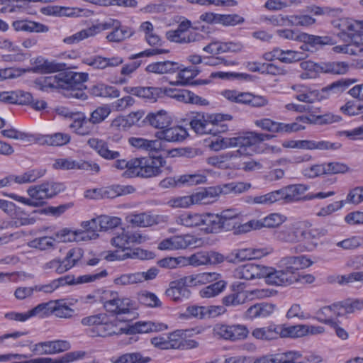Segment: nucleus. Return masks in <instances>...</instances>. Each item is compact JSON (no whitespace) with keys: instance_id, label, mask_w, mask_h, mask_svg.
Instances as JSON below:
<instances>
[{"instance_id":"obj_48","label":"nucleus","mask_w":363,"mask_h":363,"mask_svg":"<svg viewBox=\"0 0 363 363\" xmlns=\"http://www.w3.org/2000/svg\"><path fill=\"white\" fill-rule=\"evenodd\" d=\"M150 361V357H144L140 352L125 353L111 359L112 363H148Z\"/></svg>"},{"instance_id":"obj_7","label":"nucleus","mask_w":363,"mask_h":363,"mask_svg":"<svg viewBox=\"0 0 363 363\" xmlns=\"http://www.w3.org/2000/svg\"><path fill=\"white\" fill-rule=\"evenodd\" d=\"M87 143L103 158L106 160L117 159L113 164V167L118 169H127L123 174V177L128 178L133 177V173H132V171L135 169L133 165V159L130 161L118 160V158L120 157V152L109 150L107 143L102 140L91 138L88 140Z\"/></svg>"},{"instance_id":"obj_18","label":"nucleus","mask_w":363,"mask_h":363,"mask_svg":"<svg viewBox=\"0 0 363 363\" xmlns=\"http://www.w3.org/2000/svg\"><path fill=\"white\" fill-rule=\"evenodd\" d=\"M274 237L276 240L288 243L301 241V230L295 223H290L274 230Z\"/></svg>"},{"instance_id":"obj_64","label":"nucleus","mask_w":363,"mask_h":363,"mask_svg":"<svg viewBox=\"0 0 363 363\" xmlns=\"http://www.w3.org/2000/svg\"><path fill=\"white\" fill-rule=\"evenodd\" d=\"M70 137L67 134L57 133L45 137V143L52 146H62L68 143Z\"/></svg>"},{"instance_id":"obj_1","label":"nucleus","mask_w":363,"mask_h":363,"mask_svg":"<svg viewBox=\"0 0 363 363\" xmlns=\"http://www.w3.org/2000/svg\"><path fill=\"white\" fill-rule=\"evenodd\" d=\"M88 79L87 73L67 71L38 78L35 80V84L43 91H47L48 89H62L65 91L64 95L68 98L85 100L87 95L84 91L86 88L84 83Z\"/></svg>"},{"instance_id":"obj_9","label":"nucleus","mask_w":363,"mask_h":363,"mask_svg":"<svg viewBox=\"0 0 363 363\" xmlns=\"http://www.w3.org/2000/svg\"><path fill=\"white\" fill-rule=\"evenodd\" d=\"M332 24L335 28L340 30L338 35L340 38L347 37L351 40L358 43V38L363 35V20L340 18L333 21Z\"/></svg>"},{"instance_id":"obj_26","label":"nucleus","mask_w":363,"mask_h":363,"mask_svg":"<svg viewBox=\"0 0 363 363\" xmlns=\"http://www.w3.org/2000/svg\"><path fill=\"white\" fill-rule=\"evenodd\" d=\"M161 324H155L151 321H138L131 325L125 328H121V334H136V333H148L152 332L160 331L162 330Z\"/></svg>"},{"instance_id":"obj_60","label":"nucleus","mask_w":363,"mask_h":363,"mask_svg":"<svg viewBox=\"0 0 363 363\" xmlns=\"http://www.w3.org/2000/svg\"><path fill=\"white\" fill-rule=\"evenodd\" d=\"M99 225L101 231H106L118 227L121 222L118 217H111L106 215L99 216Z\"/></svg>"},{"instance_id":"obj_21","label":"nucleus","mask_w":363,"mask_h":363,"mask_svg":"<svg viewBox=\"0 0 363 363\" xmlns=\"http://www.w3.org/2000/svg\"><path fill=\"white\" fill-rule=\"evenodd\" d=\"M188 135L186 130L182 126L165 128L155 133L157 140L174 143L183 141Z\"/></svg>"},{"instance_id":"obj_62","label":"nucleus","mask_w":363,"mask_h":363,"mask_svg":"<svg viewBox=\"0 0 363 363\" xmlns=\"http://www.w3.org/2000/svg\"><path fill=\"white\" fill-rule=\"evenodd\" d=\"M206 177L202 174H184L178 177L179 184L182 186H192L205 183Z\"/></svg>"},{"instance_id":"obj_51","label":"nucleus","mask_w":363,"mask_h":363,"mask_svg":"<svg viewBox=\"0 0 363 363\" xmlns=\"http://www.w3.org/2000/svg\"><path fill=\"white\" fill-rule=\"evenodd\" d=\"M226 284L227 283L225 281L219 280L201 289L199 295L202 298L215 297L224 291Z\"/></svg>"},{"instance_id":"obj_2","label":"nucleus","mask_w":363,"mask_h":363,"mask_svg":"<svg viewBox=\"0 0 363 363\" xmlns=\"http://www.w3.org/2000/svg\"><path fill=\"white\" fill-rule=\"evenodd\" d=\"M311 262L304 256L286 257L280 260L283 269L264 267L263 278L269 285L288 286L298 280L297 271L309 267Z\"/></svg>"},{"instance_id":"obj_35","label":"nucleus","mask_w":363,"mask_h":363,"mask_svg":"<svg viewBox=\"0 0 363 363\" xmlns=\"http://www.w3.org/2000/svg\"><path fill=\"white\" fill-rule=\"evenodd\" d=\"M130 145L138 149L148 152H157L162 149V144L160 140H147L143 138L131 137L128 139Z\"/></svg>"},{"instance_id":"obj_57","label":"nucleus","mask_w":363,"mask_h":363,"mask_svg":"<svg viewBox=\"0 0 363 363\" xmlns=\"http://www.w3.org/2000/svg\"><path fill=\"white\" fill-rule=\"evenodd\" d=\"M53 301L41 303L30 310V315L44 318L52 315Z\"/></svg>"},{"instance_id":"obj_16","label":"nucleus","mask_w":363,"mask_h":363,"mask_svg":"<svg viewBox=\"0 0 363 363\" xmlns=\"http://www.w3.org/2000/svg\"><path fill=\"white\" fill-rule=\"evenodd\" d=\"M124 91L127 94H133L140 98L155 102L164 95V89L154 86H126Z\"/></svg>"},{"instance_id":"obj_56","label":"nucleus","mask_w":363,"mask_h":363,"mask_svg":"<svg viewBox=\"0 0 363 363\" xmlns=\"http://www.w3.org/2000/svg\"><path fill=\"white\" fill-rule=\"evenodd\" d=\"M138 301L147 307L157 308L162 306V302L153 293L144 291L138 294Z\"/></svg>"},{"instance_id":"obj_47","label":"nucleus","mask_w":363,"mask_h":363,"mask_svg":"<svg viewBox=\"0 0 363 363\" xmlns=\"http://www.w3.org/2000/svg\"><path fill=\"white\" fill-rule=\"evenodd\" d=\"M52 314L60 318H71L74 311L69 307V303L65 299H57L53 301Z\"/></svg>"},{"instance_id":"obj_63","label":"nucleus","mask_w":363,"mask_h":363,"mask_svg":"<svg viewBox=\"0 0 363 363\" xmlns=\"http://www.w3.org/2000/svg\"><path fill=\"white\" fill-rule=\"evenodd\" d=\"M55 240H57L58 242H66L82 240L80 239L79 231H72L67 228L59 230L55 234Z\"/></svg>"},{"instance_id":"obj_49","label":"nucleus","mask_w":363,"mask_h":363,"mask_svg":"<svg viewBox=\"0 0 363 363\" xmlns=\"http://www.w3.org/2000/svg\"><path fill=\"white\" fill-rule=\"evenodd\" d=\"M134 188L131 186L113 185L103 190L102 196L106 199H114L119 196L133 192Z\"/></svg>"},{"instance_id":"obj_14","label":"nucleus","mask_w":363,"mask_h":363,"mask_svg":"<svg viewBox=\"0 0 363 363\" xmlns=\"http://www.w3.org/2000/svg\"><path fill=\"white\" fill-rule=\"evenodd\" d=\"M189 286H190L184 277L178 280L171 281L165 294L172 301L180 303L190 297L191 291L188 289Z\"/></svg>"},{"instance_id":"obj_52","label":"nucleus","mask_w":363,"mask_h":363,"mask_svg":"<svg viewBox=\"0 0 363 363\" xmlns=\"http://www.w3.org/2000/svg\"><path fill=\"white\" fill-rule=\"evenodd\" d=\"M40 13L46 16H72L74 14L73 9L60 6H47L40 9Z\"/></svg>"},{"instance_id":"obj_5","label":"nucleus","mask_w":363,"mask_h":363,"mask_svg":"<svg viewBox=\"0 0 363 363\" xmlns=\"http://www.w3.org/2000/svg\"><path fill=\"white\" fill-rule=\"evenodd\" d=\"M233 117L229 114L216 113L205 116L196 113L190 121L191 128L197 134H212L216 135L219 133H224L228 130V125L224 123L226 121L232 120Z\"/></svg>"},{"instance_id":"obj_10","label":"nucleus","mask_w":363,"mask_h":363,"mask_svg":"<svg viewBox=\"0 0 363 363\" xmlns=\"http://www.w3.org/2000/svg\"><path fill=\"white\" fill-rule=\"evenodd\" d=\"M255 125L262 129L272 133H291L305 129V126L294 122L291 123H284L272 120L269 118H263L255 120Z\"/></svg>"},{"instance_id":"obj_8","label":"nucleus","mask_w":363,"mask_h":363,"mask_svg":"<svg viewBox=\"0 0 363 363\" xmlns=\"http://www.w3.org/2000/svg\"><path fill=\"white\" fill-rule=\"evenodd\" d=\"M166 164L162 157H144L133 159V177L150 178L157 177L162 172V168Z\"/></svg>"},{"instance_id":"obj_30","label":"nucleus","mask_w":363,"mask_h":363,"mask_svg":"<svg viewBox=\"0 0 363 363\" xmlns=\"http://www.w3.org/2000/svg\"><path fill=\"white\" fill-rule=\"evenodd\" d=\"M275 306L268 303H260L255 304L247 308L245 313L246 318H264L273 313Z\"/></svg>"},{"instance_id":"obj_15","label":"nucleus","mask_w":363,"mask_h":363,"mask_svg":"<svg viewBox=\"0 0 363 363\" xmlns=\"http://www.w3.org/2000/svg\"><path fill=\"white\" fill-rule=\"evenodd\" d=\"M196 239L189 234L184 235H174L164 239L158 245V249L161 250H177L186 249L195 245Z\"/></svg>"},{"instance_id":"obj_31","label":"nucleus","mask_w":363,"mask_h":363,"mask_svg":"<svg viewBox=\"0 0 363 363\" xmlns=\"http://www.w3.org/2000/svg\"><path fill=\"white\" fill-rule=\"evenodd\" d=\"M180 69V65L173 61L156 62L148 65L145 70L150 73L163 74H174Z\"/></svg>"},{"instance_id":"obj_20","label":"nucleus","mask_w":363,"mask_h":363,"mask_svg":"<svg viewBox=\"0 0 363 363\" xmlns=\"http://www.w3.org/2000/svg\"><path fill=\"white\" fill-rule=\"evenodd\" d=\"M0 101L6 104L29 105L33 102L30 93L21 90L0 91Z\"/></svg>"},{"instance_id":"obj_6","label":"nucleus","mask_w":363,"mask_h":363,"mask_svg":"<svg viewBox=\"0 0 363 363\" xmlns=\"http://www.w3.org/2000/svg\"><path fill=\"white\" fill-rule=\"evenodd\" d=\"M81 323L89 327L92 336L106 337L121 334L122 329L116 322L110 320L106 313H100L83 318Z\"/></svg>"},{"instance_id":"obj_27","label":"nucleus","mask_w":363,"mask_h":363,"mask_svg":"<svg viewBox=\"0 0 363 363\" xmlns=\"http://www.w3.org/2000/svg\"><path fill=\"white\" fill-rule=\"evenodd\" d=\"M85 354V352L83 351H74L67 352L61 357L56 359L50 357H38L23 362V363H69L83 359Z\"/></svg>"},{"instance_id":"obj_33","label":"nucleus","mask_w":363,"mask_h":363,"mask_svg":"<svg viewBox=\"0 0 363 363\" xmlns=\"http://www.w3.org/2000/svg\"><path fill=\"white\" fill-rule=\"evenodd\" d=\"M340 147V144L337 143H330L325 140H297V148L303 150H337Z\"/></svg>"},{"instance_id":"obj_38","label":"nucleus","mask_w":363,"mask_h":363,"mask_svg":"<svg viewBox=\"0 0 363 363\" xmlns=\"http://www.w3.org/2000/svg\"><path fill=\"white\" fill-rule=\"evenodd\" d=\"M151 126L163 130L169 127L172 123L171 118L167 113L164 111H160L157 113H150L145 118Z\"/></svg>"},{"instance_id":"obj_3","label":"nucleus","mask_w":363,"mask_h":363,"mask_svg":"<svg viewBox=\"0 0 363 363\" xmlns=\"http://www.w3.org/2000/svg\"><path fill=\"white\" fill-rule=\"evenodd\" d=\"M273 134L260 133L255 131L247 132L233 138H217L209 144V147L214 151L223 149L240 147L242 152L250 151L258 152L257 145L265 140H272Z\"/></svg>"},{"instance_id":"obj_42","label":"nucleus","mask_w":363,"mask_h":363,"mask_svg":"<svg viewBox=\"0 0 363 363\" xmlns=\"http://www.w3.org/2000/svg\"><path fill=\"white\" fill-rule=\"evenodd\" d=\"M190 196L192 205L208 204L213 202L218 196V190L215 187H210L192 194Z\"/></svg>"},{"instance_id":"obj_46","label":"nucleus","mask_w":363,"mask_h":363,"mask_svg":"<svg viewBox=\"0 0 363 363\" xmlns=\"http://www.w3.org/2000/svg\"><path fill=\"white\" fill-rule=\"evenodd\" d=\"M220 274L213 272H203L191 276L185 277L190 286L206 284L216 281L219 279Z\"/></svg>"},{"instance_id":"obj_11","label":"nucleus","mask_w":363,"mask_h":363,"mask_svg":"<svg viewBox=\"0 0 363 363\" xmlns=\"http://www.w3.org/2000/svg\"><path fill=\"white\" fill-rule=\"evenodd\" d=\"M308 190L303 184H291L280 189L271 191L273 203L280 201L292 203L301 199V196Z\"/></svg>"},{"instance_id":"obj_54","label":"nucleus","mask_w":363,"mask_h":363,"mask_svg":"<svg viewBox=\"0 0 363 363\" xmlns=\"http://www.w3.org/2000/svg\"><path fill=\"white\" fill-rule=\"evenodd\" d=\"M45 173L44 169H30L21 175L16 176L14 181L18 184L30 183L42 177Z\"/></svg>"},{"instance_id":"obj_19","label":"nucleus","mask_w":363,"mask_h":363,"mask_svg":"<svg viewBox=\"0 0 363 363\" xmlns=\"http://www.w3.org/2000/svg\"><path fill=\"white\" fill-rule=\"evenodd\" d=\"M145 38L149 45L152 47H155V48L147 49L138 54L133 55L130 57V60H136L138 58L143 57L145 56L150 57L156 55L169 52V50L159 48V47H161L162 45L163 42L161 38L155 33L150 34L147 36H145Z\"/></svg>"},{"instance_id":"obj_39","label":"nucleus","mask_w":363,"mask_h":363,"mask_svg":"<svg viewBox=\"0 0 363 363\" xmlns=\"http://www.w3.org/2000/svg\"><path fill=\"white\" fill-rule=\"evenodd\" d=\"M135 309V302L130 298L119 296L108 313L113 315L129 314Z\"/></svg>"},{"instance_id":"obj_12","label":"nucleus","mask_w":363,"mask_h":363,"mask_svg":"<svg viewBox=\"0 0 363 363\" xmlns=\"http://www.w3.org/2000/svg\"><path fill=\"white\" fill-rule=\"evenodd\" d=\"M221 218V226L222 230L230 231L235 230L236 233H246L249 230H244L243 226L245 224H242L241 214L235 208H228L223 210L220 213Z\"/></svg>"},{"instance_id":"obj_37","label":"nucleus","mask_w":363,"mask_h":363,"mask_svg":"<svg viewBox=\"0 0 363 363\" xmlns=\"http://www.w3.org/2000/svg\"><path fill=\"white\" fill-rule=\"evenodd\" d=\"M204 213H184L176 218V223L186 228H203Z\"/></svg>"},{"instance_id":"obj_22","label":"nucleus","mask_w":363,"mask_h":363,"mask_svg":"<svg viewBox=\"0 0 363 363\" xmlns=\"http://www.w3.org/2000/svg\"><path fill=\"white\" fill-rule=\"evenodd\" d=\"M264 266L247 263L238 267L235 270V276L238 279L252 280L263 278Z\"/></svg>"},{"instance_id":"obj_36","label":"nucleus","mask_w":363,"mask_h":363,"mask_svg":"<svg viewBox=\"0 0 363 363\" xmlns=\"http://www.w3.org/2000/svg\"><path fill=\"white\" fill-rule=\"evenodd\" d=\"M349 68L348 62L343 61L323 62L318 65V70L331 74H345Z\"/></svg>"},{"instance_id":"obj_29","label":"nucleus","mask_w":363,"mask_h":363,"mask_svg":"<svg viewBox=\"0 0 363 363\" xmlns=\"http://www.w3.org/2000/svg\"><path fill=\"white\" fill-rule=\"evenodd\" d=\"M166 38L171 42L186 44L199 41L203 38V35L195 30L191 31L186 34L182 32L180 33L176 29L166 32Z\"/></svg>"},{"instance_id":"obj_41","label":"nucleus","mask_w":363,"mask_h":363,"mask_svg":"<svg viewBox=\"0 0 363 363\" xmlns=\"http://www.w3.org/2000/svg\"><path fill=\"white\" fill-rule=\"evenodd\" d=\"M178 80L170 82L169 84L173 86H186L190 84V80L196 77L200 70L196 67L190 66L184 67L180 65V69L178 70Z\"/></svg>"},{"instance_id":"obj_59","label":"nucleus","mask_w":363,"mask_h":363,"mask_svg":"<svg viewBox=\"0 0 363 363\" xmlns=\"http://www.w3.org/2000/svg\"><path fill=\"white\" fill-rule=\"evenodd\" d=\"M244 104L254 108L264 107L269 104V100L267 97L259 95H255L249 92H245L244 95Z\"/></svg>"},{"instance_id":"obj_23","label":"nucleus","mask_w":363,"mask_h":363,"mask_svg":"<svg viewBox=\"0 0 363 363\" xmlns=\"http://www.w3.org/2000/svg\"><path fill=\"white\" fill-rule=\"evenodd\" d=\"M67 65L55 61H49L43 57H38L35 61V66L31 69L35 73H52L57 72H66Z\"/></svg>"},{"instance_id":"obj_4","label":"nucleus","mask_w":363,"mask_h":363,"mask_svg":"<svg viewBox=\"0 0 363 363\" xmlns=\"http://www.w3.org/2000/svg\"><path fill=\"white\" fill-rule=\"evenodd\" d=\"M65 186L62 183L47 182L39 185L31 186L27 189L29 199L18 196L16 194H4V195L21 202L25 205L33 207L42 206L44 200L50 199L63 191Z\"/></svg>"},{"instance_id":"obj_24","label":"nucleus","mask_w":363,"mask_h":363,"mask_svg":"<svg viewBox=\"0 0 363 363\" xmlns=\"http://www.w3.org/2000/svg\"><path fill=\"white\" fill-rule=\"evenodd\" d=\"M357 82V79L351 78H342L335 81L321 89V98L329 97L331 94L339 95Z\"/></svg>"},{"instance_id":"obj_43","label":"nucleus","mask_w":363,"mask_h":363,"mask_svg":"<svg viewBox=\"0 0 363 363\" xmlns=\"http://www.w3.org/2000/svg\"><path fill=\"white\" fill-rule=\"evenodd\" d=\"M201 229L207 233H218L222 231L220 213H204Z\"/></svg>"},{"instance_id":"obj_13","label":"nucleus","mask_w":363,"mask_h":363,"mask_svg":"<svg viewBox=\"0 0 363 363\" xmlns=\"http://www.w3.org/2000/svg\"><path fill=\"white\" fill-rule=\"evenodd\" d=\"M164 95L176 99L179 102L191 104L198 106H207L208 101L189 90L177 89L173 88H164Z\"/></svg>"},{"instance_id":"obj_17","label":"nucleus","mask_w":363,"mask_h":363,"mask_svg":"<svg viewBox=\"0 0 363 363\" xmlns=\"http://www.w3.org/2000/svg\"><path fill=\"white\" fill-rule=\"evenodd\" d=\"M286 217L279 213H272L262 220H252L245 223L243 230H251L252 229H260L265 228H277L282 224Z\"/></svg>"},{"instance_id":"obj_25","label":"nucleus","mask_w":363,"mask_h":363,"mask_svg":"<svg viewBox=\"0 0 363 363\" xmlns=\"http://www.w3.org/2000/svg\"><path fill=\"white\" fill-rule=\"evenodd\" d=\"M74 132L81 135L91 134L94 130V125L89 118H86L84 113H77L73 116V121L69 125Z\"/></svg>"},{"instance_id":"obj_50","label":"nucleus","mask_w":363,"mask_h":363,"mask_svg":"<svg viewBox=\"0 0 363 363\" xmlns=\"http://www.w3.org/2000/svg\"><path fill=\"white\" fill-rule=\"evenodd\" d=\"M289 355H291V353L266 355L256 359L254 363H304L303 362H298L296 359H290Z\"/></svg>"},{"instance_id":"obj_44","label":"nucleus","mask_w":363,"mask_h":363,"mask_svg":"<svg viewBox=\"0 0 363 363\" xmlns=\"http://www.w3.org/2000/svg\"><path fill=\"white\" fill-rule=\"evenodd\" d=\"M99 217L93 218L90 220L83 221L81 226L83 228V231H79L80 239L82 240H91L96 238L99 235L98 231H101L99 225Z\"/></svg>"},{"instance_id":"obj_32","label":"nucleus","mask_w":363,"mask_h":363,"mask_svg":"<svg viewBox=\"0 0 363 363\" xmlns=\"http://www.w3.org/2000/svg\"><path fill=\"white\" fill-rule=\"evenodd\" d=\"M125 219L128 223L135 227L152 226L158 223V216L150 213H131Z\"/></svg>"},{"instance_id":"obj_45","label":"nucleus","mask_w":363,"mask_h":363,"mask_svg":"<svg viewBox=\"0 0 363 363\" xmlns=\"http://www.w3.org/2000/svg\"><path fill=\"white\" fill-rule=\"evenodd\" d=\"M135 33L133 28L122 26L121 21H119V26L113 28V30L109 33L106 38L109 42L119 43L129 38Z\"/></svg>"},{"instance_id":"obj_34","label":"nucleus","mask_w":363,"mask_h":363,"mask_svg":"<svg viewBox=\"0 0 363 363\" xmlns=\"http://www.w3.org/2000/svg\"><path fill=\"white\" fill-rule=\"evenodd\" d=\"M300 41L305 43L304 46L307 50L309 49V46L316 48L323 45H333L335 43V40L330 36H318L306 33H300Z\"/></svg>"},{"instance_id":"obj_55","label":"nucleus","mask_w":363,"mask_h":363,"mask_svg":"<svg viewBox=\"0 0 363 363\" xmlns=\"http://www.w3.org/2000/svg\"><path fill=\"white\" fill-rule=\"evenodd\" d=\"M119 294L116 291L104 290L97 296L96 301H99L103 303L104 308L108 312L111 308H113V306Z\"/></svg>"},{"instance_id":"obj_28","label":"nucleus","mask_w":363,"mask_h":363,"mask_svg":"<svg viewBox=\"0 0 363 363\" xmlns=\"http://www.w3.org/2000/svg\"><path fill=\"white\" fill-rule=\"evenodd\" d=\"M251 155L250 152H242V150L240 149L233 152H228L226 153L220 154L219 155H215L210 157L207 159L208 164L212 165L215 167L220 169L228 168L229 166L227 164V162L232 160L233 158L238 157L240 155Z\"/></svg>"},{"instance_id":"obj_61","label":"nucleus","mask_w":363,"mask_h":363,"mask_svg":"<svg viewBox=\"0 0 363 363\" xmlns=\"http://www.w3.org/2000/svg\"><path fill=\"white\" fill-rule=\"evenodd\" d=\"M119 26V21L117 19L109 18L106 21L98 23L89 27V31L91 33V36L106 30L113 29Z\"/></svg>"},{"instance_id":"obj_58","label":"nucleus","mask_w":363,"mask_h":363,"mask_svg":"<svg viewBox=\"0 0 363 363\" xmlns=\"http://www.w3.org/2000/svg\"><path fill=\"white\" fill-rule=\"evenodd\" d=\"M128 231L123 228L121 229V232H118L115 236L111 240V243L113 246L123 250V252H128L130 249L128 245Z\"/></svg>"},{"instance_id":"obj_53","label":"nucleus","mask_w":363,"mask_h":363,"mask_svg":"<svg viewBox=\"0 0 363 363\" xmlns=\"http://www.w3.org/2000/svg\"><path fill=\"white\" fill-rule=\"evenodd\" d=\"M247 294L233 292L223 297L222 303L227 307H236L244 304L247 301Z\"/></svg>"},{"instance_id":"obj_40","label":"nucleus","mask_w":363,"mask_h":363,"mask_svg":"<svg viewBox=\"0 0 363 363\" xmlns=\"http://www.w3.org/2000/svg\"><path fill=\"white\" fill-rule=\"evenodd\" d=\"M279 329L278 325L272 324L268 326L255 328L252 335L257 340L270 341L279 337Z\"/></svg>"}]
</instances>
